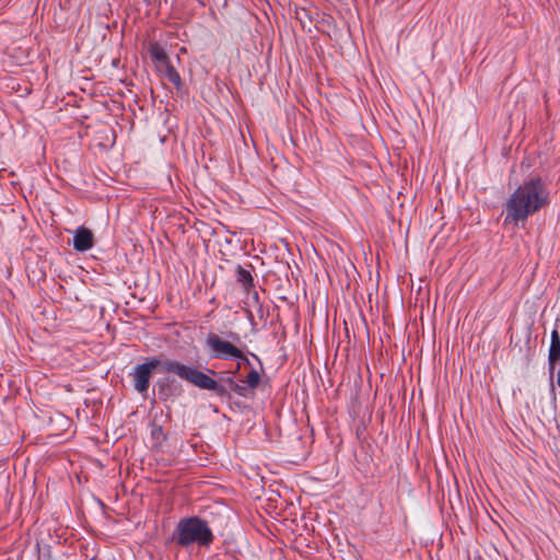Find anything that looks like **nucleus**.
<instances>
[{
  "label": "nucleus",
  "instance_id": "11",
  "mask_svg": "<svg viewBox=\"0 0 560 560\" xmlns=\"http://www.w3.org/2000/svg\"><path fill=\"white\" fill-rule=\"evenodd\" d=\"M161 75L166 78L172 84H174L177 91H182L183 82L178 71L173 67L171 60L162 66V72H159Z\"/></svg>",
  "mask_w": 560,
  "mask_h": 560
},
{
  "label": "nucleus",
  "instance_id": "13",
  "mask_svg": "<svg viewBox=\"0 0 560 560\" xmlns=\"http://www.w3.org/2000/svg\"><path fill=\"white\" fill-rule=\"evenodd\" d=\"M234 360L237 361V366H236V370L233 372L234 374L238 373L240 369H241V365L244 364L246 366H252V363L249 361V359L247 358V355L242 351V349L240 348V357L238 358H234Z\"/></svg>",
  "mask_w": 560,
  "mask_h": 560
},
{
  "label": "nucleus",
  "instance_id": "2",
  "mask_svg": "<svg viewBox=\"0 0 560 560\" xmlns=\"http://www.w3.org/2000/svg\"><path fill=\"white\" fill-rule=\"evenodd\" d=\"M226 510L221 506L208 508L202 515L180 518L171 536V541L180 548L198 546L210 548L215 536L213 526H221L226 520Z\"/></svg>",
  "mask_w": 560,
  "mask_h": 560
},
{
  "label": "nucleus",
  "instance_id": "5",
  "mask_svg": "<svg viewBox=\"0 0 560 560\" xmlns=\"http://www.w3.org/2000/svg\"><path fill=\"white\" fill-rule=\"evenodd\" d=\"M154 388L156 389L158 399L161 402L174 401L184 393L183 385L170 375L160 377Z\"/></svg>",
  "mask_w": 560,
  "mask_h": 560
},
{
  "label": "nucleus",
  "instance_id": "4",
  "mask_svg": "<svg viewBox=\"0 0 560 560\" xmlns=\"http://www.w3.org/2000/svg\"><path fill=\"white\" fill-rule=\"evenodd\" d=\"M228 340L221 338L215 332H209L206 337V347L208 348L211 358L232 361L234 358L240 357V348L236 343H241V337L237 332L230 331Z\"/></svg>",
  "mask_w": 560,
  "mask_h": 560
},
{
  "label": "nucleus",
  "instance_id": "17",
  "mask_svg": "<svg viewBox=\"0 0 560 560\" xmlns=\"http://www.w3.org/2000/svg\"><path fill=\"white\" fill-rule=\"evenodd\" d=\"M252 355H253L256 360H258V361L260 362V360H259L258 355H256V354H254V353H253Z\"/></svg>",
  "mask_w": 560,
  "mask_h": 560
},
{
  "label": "nucleus",
  "instance_id": "3",
  "mask_svg": "<svg viewBox=\"0 0 560 560\" xmlns=\"http://www.w3.org/2000/svg\"><path fill=\"white\" fill-rule=\"evenodd\" d=\"M548 203L549 191L544 180L539 176L532 177L520 185L504 203V224L525 222Z\"/></svg>",
  "mask_w": 560,
  "mask_h": 560
},
{
  "label": "nucleus",
  "instance_id": "7",
  "mask_svg": "<svg viewBox=\"0 0 560 560\" xmlns=\"http://www.w3.org/2000/svg\"><path fill=\"white\" fill-rule=\"evenodd\" d=\"M94 245V235L92 231L85 226H79L74 231L73 248L79 253L91 249Z\"/></svg>",
  "mask_w": 560,
  "mask_h": 560
},
{
  "label": "nucleus",
  "instance_id": "12",
  "mask_svg": "<svg viewBox=\"0 0 560 560\" xmlns=\"http://www.w3.org/2000/svg\"><path fill=\"white\" fill-rule=\"evenodd\" d=\"M245 384L249 394H254V390L259 386L261 382V375L256 369H250L244 380H241Z\"/></svg>",
  "mask_w": 560,
  "mask_h": 560
},
{
  "label": "nucleus",
  "instance_id": "14",
  "mask_svg": "<svg viewBox=\"0 0 560 560\" xmlns=\"http://www.w3.org/2000/svg\"><path fill=\"white\" fill-rule=\"evenodd\" d=\"M249 295H252V298H253V300L255 301V303H257V304L259 303V294H258V292L255 290V288L252 290V292H250V294H249Z\"/></svg>",
  "mask_w": 560,
  "mask_h": 560
},
{
  "label": "nucleus",
  "instance_id": "10",
  "mask_svg": "<svg viewBox=\"0 0 560 560\" xmlns=\"http://www.w3.org/2000/svg\"><path fill=\"white\" fill-rule=\"evenodd\" d=\"M148 50L158 72H162V66L170 61L165 49L158 42H151Z\"/></svg>",
  "mask_w": 560,
  "mask_h": 560
},
{
  "label": "nucleus",
  "instance_id": "8",
  "mask_svg": "<svg viewBox=\"0 0 560 560\" xmlns=\"http://www.w3.org/2000/svg\"><path fill=\"white\" fill-rule=\"evenodd\" d=\"M222 381L224 382V384L219 381H217V382L219 384L223 385L230 394V398L221 397L222 399L231 400L232 393H235L237 396L244 397V398H247L250 396L245 384L242 383L241 381L240 382L236 381L233 376H226V377L222 378Z\"/></svg>",
  "mask_w": 560,
  "mask_h": 560
},
{
  "label": "nucleus",
  "instance_id": "6",
  "mask_svg": "<svg viewBox=\"0 0 560 560\" xmlns=\"http://www.w3.org/2000/svg\"><path fill=\"white\" fill-rule=\"evenodd\" d=\"M253 270L254 267L252 264H248L247 267H243L242 265L235 267V281L247 295H249L255 288V281L252 275Z\"/></svg>",
  "mask_w": 560,
  "mask_h": 560
},
{
  "label": "nucleus",
  "instance_id": "16",
  "mask_svg": "<svg viewBox=\"0 0 560 560\" xmlns=\"http://www.w3.org/2000/svg\"><path fill=\"white\" fill-rule=\"evenodd\" d=\"M558 386L560 388V370L558 371V378H557Z\"/></svg>",
  "mask_w": 560,
  "mask_h": 560
},
{
  "label": "nucleus",
  "instance_id": "15",
  "mask_svg": "<svg viewBox=\"0 0 560 560\" xmlns=\"http://www.w3.org/2000/svg\"><path fill=\"white\" fill-rule=\"evenodd\" d=\"M258 312H259V316L260 318L264 317V313H262V306L259 304L258 306Z\"/></svg>",
  "mask_w": 560,
  "mask_h": 560
},
{
  "label": "nucleus",
  "instance_id": "1",
  "mask_svg": "<svg viewBox=\"0 0 560 560\" xmlns=\"http://www.w3.org/2000/svg\"><path fill=\"white\" fill-rule=\"evenodd\" d=\"M158 368H160L161 372L174 374L179 380L199 389L212 392L218 397L230 398L226 388L211 376L222 375V373L211 369H207V372H203L196 365L185 364L178 360L166 358L162 353L158 357L149 358L144 363L138 364L130 373L135 389L138 393L143 394L148 392L152 373Z\"/></svg>",
  "mask_w": 560,
  "mask_h": 560
},
{
  "label": "nucleus",
  "instance_id": "9",
  "mask_svg": "<svg viewBox=\"0 0 560 560\" xmlns=\"http://www.w3.org/2000/svg\"><path fill=\"white\" fill-rule=\"evenodd\" d=\"M560 363V335L558 329L551 331V340L548 355V364L550 374L553 373L556 365Z\"/></svg>",
  "mask_w": 560,
  "mask_h": 560
}]
</instances>
